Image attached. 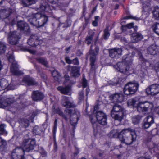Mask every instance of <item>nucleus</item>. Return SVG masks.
I'll return each mask as SVG.
<instances>
[{"instance_id": "obj_1", "label": "nucleus", "mask_w": 159, "mask_h": 159, "mask_svg": "<svg viewBox=\"0 0 159 159\" xmlns=\"http://www.w3.org/2000/svg\"><path fill=\"white\" fill-rule=\"evenodd\" d=\"M137 135L135 131L130 128L124 129L120 132L119 134V140L126 145H130L135 141Z\"/></svg>"}, {"instance_id": "obj_2", "label": "nucleus", "mask_w": 159, "mask_h": 159, "mask_svg": "<svg viewBox=\"0 0 159 159\" xmlns=\"http://www.w3.org/2000/svg\"><path fill=\"white\" fill-rule=\"evenodd\" d=\"M153 107V103L147 101L139 102L136 106L137 111L139 113L143 114L150 111Z\"/></svg>"}, {"instance_id": "obj_3", "label": "nucleus", "mask_w": 159, "mask_h": 159, "mask_svg": "<svg viewBox=\"0 0 159 159\" xmlns=\"http://www.w3.org/2000/svg\"><path fill=\"white\" fill-rule=\"evenodd\" d=\"M92 45L89 51V53L90 56V65L91 66V70L92 71H93L95 69V63L96 58V57L98 54L99 48L98 46H95V49L93 50L92 49Z\"/></svg>"}, {"instance_id": "obj_4", "label": "nucleus", "mask_w": 159, "mask_h": 159, "mask_svg": "<svg viewBox=\"0 0 159 159\" xmlns=\"http://www.w3.org/2000/svg\"><path fill=\"white\" fill-rule=\"evenodd\" d=\"M36 144L34 139L29 138L24 139L21 144L24 151L29 152L34 149Z\"/></svg>"}, {"instance_id": "obj_5", "label": "nucleus", "mask_w": 159, "mask_h": 159, "mask_svg": "<svg viewBox=\"0 0 159 159\" xmlns=\"http://www.w3.org/2000/svg\"><path fill=\"white\" fill-rule=\"evenodd\" d=\"M139 84L137 82H129L125 86L124 89V93L129 95L134 93L138 90Z\"/></svg>"}, {"instance_id": "obj_6", "label": "nucleus", "mask_w": 159, "mask_h": 159, "mask_svg": "<svg viewBox=\"0 0 159 159\" xmlns=\"http://www.w3.org/2000/svg\"><path fill=\"white\" fill-rule=\"evenodd\" d=\"M114 66L118 71L124 73H127L131 67L125 61L119 62Z\"/></svg>"}, {"instance_id": "obj_7", "label": "nucleus", "mask_w": 159, "mask_h": 159, "mask_svg": "<svg viewBox=\"0 0 159 159\" xmlns=\"http://www.w3.org/2000/svg\"><path fill=\"white\" fill-rule=\"evenodd\" d=\"M146 92L148 95H155L159 93V84H153L148 86L146 89Z\"/></svg>"}, {"instance_id": "obj_8", "label": "nucleus", "mask_w": 159, "mask_h": 159, "mask_svg": "<svg viewBox=\"0 0 159 159\" xmlns=\"http://www.w3.org/2000/svg\"><path fill=\"white\" fill-rule=\"evenodd\" d=\"M24 150L21 148H17L14 149L11 153L13 159H25Z\"/></svg>"}, {"instance_id": "obj_9", "label": "nucleus", "mask_w": 159, "mask_h": 159, "mask_svg": "<svg viewBox=\"0 0 159 159\" xmlns=\"http://www.w3.org/2000/svg\"><path fill=\"white\" fill-rule=\"evenodd\" d=\"M20 38L18 34L16 31L10 32L8 34V41L9 43L11 44H16L18 40Z\"/></svg>"}, {"instance_id": "obj_10", "label": "nucleus", "mask_w": 159, "mask_h": 159, "mask_svg": "<svg viewBox=\"0 0 159 159\" xmlns=\"http://www.w3.org/2000/svg\"><path fill=\"white\" fill-rule=\"evenodd\" d=\"M42 41L40 40L39 38L35 35H31L28 40V43L31 46H36L42 44Z\"/></svg>"}, {"instance_id": "obj_11", "label": "nucleus", "mask_w": 159, "mask_h": 159, "mask_svg": "<svg viewBox=\"0 0 159 159\" xmlns=\"http://www.w3.org/2000/svg\"><path fill=\"white\" fill-rule=\"evenodd\" d=\"M96 118L100 124L102 125L107 124V116L102 111H99L97 112Z\"/></svg>"}, {"instance_id": "obj_12", "label": "nucleus", "mask_w": 159, "mask_h": 159, "mask_svg": "<svg viewBox=\"0 0 159 159\" xmlns=\"http://www.w3.org/2000/svg\"><path fill=\"white\" fill-rule=\"evenodd\" d=\"M15 101L13 98H6L5 97L0 98V108L5 107L11 103H13Z\"/></svg>"}, {"instance_id": "obj_13", "label": "nucleus", "mask_w": 159, "mask_h": 159, "mask_svg": "<svg viewBox=\"0 0 159 159\" xmlns=\"http://www.w3.org/2000/svg\"><path fill=\"white\" fill-rule=\"evenodd\" d=\"M112 102H121L124 100V97L121 94L118 93L110 95L109 97Z\"/></svg>"}, {"instance_id": "obj_14", "label": "nucleus", "mask_w": 159, "mask_h": 159, "mask_svg": "<svg viewBox=\"0 0 159 159\" xmlns=\"http://www.w3.org/2000/svg\"><path fill=\"white\" fill-rule=\"evenodd\" d=\"M65 114L59 108H57L54 110V112L58 114L60 116L64 119L66 120H68V117L70 116V114L72 112V110L71 109H66L65 110Z\"/></svg>"}, {"instance_id": "obj_15", "label": "nucleus", "mask_w": 159, "mask_h": 159, "mask_svg": "<svg viewBox=\"0 0 159 159\" xmlns=\"http://www.w3.org/2000/svg\"><path fill=\"white\" fill-rule=\"evenodd\" d=\"M122 52L121 48H115L109 50V56L112 58H118L122 55Z\"/></svg>"}, {"instance_id": "obj_16", "label": "nucleus", "mask_w": 159, "mask_h": 159, "mask_svg": "<svg viewBox=\"0 0 159 159\" xmlns=\"http://www.w3.org/2000/svg\"><path fill=\"white\" fill-rule=\"evenodd\" d=\"M36 17L38 18V27L43 26L48 21V17L44 15L37 13Z\"/></svg>"}, {"instance_id": "obj_17", "label": "nucleus", "mask_w": 159, "mask_h": 159, "mask_svg": "<svg viewBox=\"0 0 159 159\" xmlns=\"http://www.w3.org/2000/svg\"><path fill=\"white\" fill-rule=\"evenodd\" d=\"M69 97L63 96L61 101V104L62 106L66 108H70L75 107L73 102H70Z\"/></svg>"}, {"instance_id": "obj_18", "label": "nucleus", "mask_w": 159, "mask_h": 159, "mask_svg": "<svg viewBox=\"0 0 159 159\" xmlns=\"http://www.w3.org/2000/svg\"><path fill=\"white\" fill-rule=\"evenodd\" d=\"M34 116L35 115L32 114L31 116L29 117V120L26 118H23L20 119L19 121L20 126L25 128L28 127L29 125L30 122H33Z\"/></svg>"}, {"instance_id": "obj_19", "label": "nucleus", "mask_w": 159, "mask_h": 159, "mask_svg": "<svg viewBox=\"0 0 159 159\" xmlns=\"http://www.w3.org/2000/svg\"><path fill=\"white\" fill-rule=\"evenodd\" d=\"M44 97L43 94L38 91H34L32 93V98L34 101H40L43 99Z\"/></svg>"}, {"instance_id": "obj_20", "label": "nucleus", "mask_w": 159, "mask_h": 159, "mask_svg": "<svg viewBox=\"0 0 159 159\" xmlns=\"http://www.w3.org/2000/svg\"><path fill=\"white\" fill-rule=\"evenodd\" d=\"M17 25L18 28L22 31L28 32L30 31L28 25L24 21H18L17 23Z\"/></svg>"}, {"instance_id": "obj_21", "label": "nucleus", "mask_w": 159, "mask_h": 159, "mask_svg": "<svg viewBox=\"0 0 159 159\" xmlns=\"http://www.w3.org/2000/svg\"><path fill=\"white\" fill-rule=\"evenodd\" d=\"M143 38V35L139 33H133L131 34V41L133 43L137 42L142 39Z\"/></svg>"}, {"instance_id": "obj_22", "label": "nucleus", "mask_w": 159, "mask_h": 159, "mask_svg": "<svg viewBox=\"0 0 159 159\" xmlns=\"http://www.w3.org/2000/svg\"><path fill=\"white\" fill-rule=\"evenodd\" d=\"M125 112L111 113L112 117L115 120L121 121L123 119Z\"/></svg>"}, {"instance_id": "obj_23", "label": "nucleus", "mask_w": 159, "mask_h": 159, "mask_svg": "<svg viewBox=\"0 0 159 159\" xmlns=\"http://www.w3.org/2000/svg\"><path fill=\"white\" fill-rule=\"evenodd\" d=\"M10 70L11 72L15 75H20L22 73V72L19 70L18 66L16 63L12 64L11 66Z\"/></svg>"}, {"instance_id": "obj_24", "label": "nucleus", "mask_w": 159, "mask_h": 159, "mask_svg": "<svg viewBox=\"0 0 159 159\" xmlns=\"http://www.w3.org/2000/svg\"><path fill=\"white\" fill-rule=\"evenodd\" d=\"M22 81L28 85H34L37 84L33 79L28 76H25L23 78Z\"/></svg>"}, {"instance_id": "obj_25", "label": "nucleus", "mask_w": 159, "mask_h": 159, "mask_svg": "<svg viewBox=\"0 0 159 159\" xmlns=\"http://www.w3.org/2000/svg\"><path fill=\"white\" fill-rule=\"evenodd\" d=\"M40 8L43 11L49 12H51L52 8V6L48 4L47 2H44L40 5Z\"/></svg>"}, {"instance_id": "obj_26", "label": "nucleus", "mask_w": 159, "mask_h": 159, "mask_svg": "<svg viewBox=\"0 0 159 159\" xmlns=\"http://www.w3.org/2000/svg\"><path fill=\"white\" fill-rule=\"evenodd\" d=\"M71 114H70V116L68 117V118L69 117L70 118L71 125L73 126H75L77 123L78 121L79 120V117L76 114L74 113L71 115Z\"/></svg>"}, {"instance_id": "obj_27", "label": "nucleus", "mask_w": 159, "mask_h": 159, "mask_svg": "<svg viewBox=\"0 0 159 159\" xmlns=\"http://www.w3.org/2000/svg\"><path fill=\"white\" fill-rule=\"evenodd\" d=\"M80 68L79 67L74 66L71 68V75L73 77H76L80 75Z\"/></svg>"}, {"instance_id": "obj_28", "label": "nucleus", "mask_w": 159, "mask_h": 159, "mask_svg": "<svg viewBox=\"0 0 159 159\" xmlns=\"http://www.w3.org/2000/svg\"><path fill=\"white\" fill-rule=\"evenodd\" d=\"M89 35H87L85 38V43L88 45L91 43L94 35V33L91 30L89 31Z\"/></svg>"}, {"instance_id": "obj_29", "label": "nucleus", "mask_w": 159, "mask_h": 159, "mask_svg": "<svg viewBox=\"0 0 159 159\" xmlns=\"http://www.w3.org/2000/svg\"><path fill=\"white\" fill-rule=\"evenodd\" d=\"M9 85L8 81L2 78L0 80V91L4 90Z\"/></svg>"}, {"instance_id": "obj_30", "label": "nucleus", "mask_w": 159, "mask_h": 159, "mask_svg": "<svg viewBox=\"0 0 159 159\" xmlns=\"http://www.w3.org/2000/svg\"><path fill=\"white\" fill-rule=\"evenodd\" d=\"M123 61H125L126 63L130 66H132V62L133 61L132 57L129 55H124L123 57Z\"/></svg>"}, {"instance_id": "obj_31", "label": "nucleus", "mask_w": 159, "mask_h": 159, "mask_svg": "<svg viewBox=\"0 0 159 159\" xmlns=\"http://www.w3.org/2000/svg\"><path fill=\"white\" fill-rule=\"evenodd\" d=\"M36 15L37 13L33 14L29 19V21L31 25L38 27V18L36 17Z\"/></svg>"}, {"instance_id": "obj_32", "label": "nucleus", "mask_w": 159, "mask_h": 159, "mask_svg": "<svg viewBox=\"0 0 159 159\" xmlns=\"http://www.w3.org/2000/svg\"><path fill=\"white\" fill-rule=\"evenodd\" d=\"M125 112L124 109L121 106L117 104L113 106L111 113Z\"/></svg>"}, {"instance_id": "obj_33", "label": "nucleus", "mask_w": 159, "mask_h": 159, "mask_svg": "<svg viewBox=\"0 0 159 159\" xmlns=\"http://www.w3.org/2000/svg\"><path fill=\"white\" fill-rule=\"evenodd\" d=\"M142 116L139 115H135L131 117L132 123L134 125L139 124L142 119Z\"/></svg>"}, {"instance_id": "obj_34", "label": "nucleus", "mask_w": 159, "mask_h": 159, "mask_svg": "<svg viewBox=\"0 0 159 159\" xmlns=\"http://www.w3.org/2000/svg\"><path fill=\"white\" fill-rule=\"evenodd\" d=\"M57 89L61 93L63 94H68L69 93L70 89L68 86L65 87L59 86L57 88Z\"/></svg>"}, {"instance_id": "obj_35", "label": "nucleus", "mask_w": 159, "mask_h": 159, "mask_svg": "<svg viewBox=\"0 0 159 159\" xmlns=\"http://www.w3.org/2000/svg\"><path fill=\"white\" fill-rule=\"evenodd\" d=\"M120 132L119 130L117 129L112 130L109 134L108 135L111 138H119V134Z\"/></svg>"}, {"instance_id": "obj_36", "label": "nucleus", "mask_w": 159, "mask_h": 159, "mask_svg": "<svg viewBox=\"0 0 159 159\" xmlns=\"http://www.w3.org/2000/svg\"><path fill=\"white\" fill-rule=\"evenodd\" d=\"M157 47L154 45H152L147 49V51L148 54L154 55L156 53Z\"/></svg>"}, {"instance_id": "obj_37", "label": "nucleus", "mask_w": 159, "mask_h": 159, "mask_svg": "<svg viewBox=\"0 0 159 159\" xmlns=\"http://www.w3.org/2000/svg\"><path fill=\"white\" fill-rule=\"evenodd\" d=\"M139 100V98L137 97L134 98L132 99L129 100L127 101L128 106L129 107H133Z\"/></svg>"}, {"instance_id": "obj_38", "label": "nucleus", "mask_w": 159, "mask_h": 159, "mask_svg": "<svg viewBox=\"0 0 159 159\" xmlns=\"http://www.w3.org/2000/svg\"><path fill=\"white\" fill-rule=\"evenodd\" d=\"M10 14V11L5 9L2 10L0 12L1 16L2 19L7 18Z\"/></svg>"}, {"instance_id": "obj_39", "label": "nucleus", "mask_w": 159, "mask_h": 159, "mask_svg": "<svg viewBox=\"0 0 159 159\" xmlns=\"http://www.w3.org/2000/svg\"><path fill=\"white\" fill-rule=\"evenodd\" d=\"M22 3L24 7H28L35 3V0H21Z\"/></svg>"}, {"instance_id": "obj_40", "label": "nucleus", "mask_w": 159, "mask_h": 159, "mask_svg": "<svg viewBox=\"0 0 159 159\" xmlns=\"http://www.w3.org/2000/svg\"><path fill=\"white\" fill-rule=\"evenodd\" d=\"M42 132V129L40 126H35L33 128V132L35 135H39L41 134Z\"/></svg>"}, {"instance_id": "obj_41", "label": "nucleus", "mask_w": 159, "mask_h": 159, "mask_svg": "<svg viewBox=\"0 0 159 159\" xmlns=\"http://www.w3.org/2000/svg\"><path fill=\"white\" fill-rule=\"evenodd\" d=\"M89 118L93 125V129L94 130H96L97 128V122L95 117H93V115H92L90 116Z\"/></svg>"}, {"instance_id": "obj_42", "label": "nucleus", "mask_w": 159, "mask_h": 159, "mask_svg": "<svg viewBox=\"0 0 159 159\" xmlns=\"http://www.w3.org/2000/svg\"><path fill=\"white\" fill-rule=\"evenodd\" d=\"M52 75L54 78L55 80L58 81L60 79L61 77L60 74L56 70H54L52 73Z\"/></svg>"}, {"instance_id": "obj_43", "label": "nucleus", "mask_w": 159, "mask_h": 159, "mask_svg": "<svg viewBox=\"0 0 159 159\" xmlns=\"http://www.w3.org/2000/svg\"><path fill=\"white\" fill-rule=\"evenodd\" d=\"M6 143V141L0 137V151L4 150Z\"/></svg>"}, {"instance_id": "obj_44", "label": "nucleus", "mask_w": 159, "mask_h": 159, "mask_svg": "<svg viewBox=\"0 0 159 159\" xmlns=\"http://www.w3.org/2000/svg\"><path fill=\"white\" fill-rule=\"evenodd\" d=\"M144 120L151 125L154 123V117L152 116H147L145 119Z\"/></svg>"}, {"instance_id": "obj_45", "label": "nucleus", "mask_w": 159, "mask_h": 159, "mask_svg": "<svg viewBox=\"0 0 159 159\" xmlns=\"http://www.w3.org/2000/svg\"><path fill=\"white\" fill-rule=\"evenodd\" d=\"M153 17L157 20H159V8H156L153 12Z\"/></svg>"}, {"instance_id": "obj_46", "label": "nucleus", "mask_w": 159, "mask_h": 159, "mask_svg": "<svg viewBox=\"0 0 159 159\" xmlns=\"http://www.w3.org/2000/svg\"><path fill=\"white\" fill-rule=\"evenodd\" d=\"M37 60L38 62L41 63L43 65H44L45 66L48 67V66L47 61L45 59L42 58H40L37 59Z\"/></svg>"}, {"instance_id": "obj_47", "label": "nucleus", "mask_w": 159, "mask_h": 159, "mask_svg": "<svg viewBox=\"0 0 159 159\" xmlns=\"http://www.w3.org/2000/svg\"><path fill=\"white\" fill-rule=\"evenodd\" d=\"M104 37L105 39H107L110 35V33L109 31V28L108 27H106L104 30Z\"/></svg>"}, {"instance_id": "obj_48", "label": "nucleus", "mask_w": 159, "mask_h": 159, "mask_svg": "<svg viewBox=\"0 0 159 159\" xmlns=\"http://www.w3.org/2000/svg\"><path fill=\"white\" fill-rule=\"evenodd\" d=\"M153 31L157 35H159V23H157L152 26Z\"/></svg>"}, {"instance_id": "obj_49", "label": "nucleus", "mask_w": 159, "mask_h": 159, "mask_svg": "<svg viewBox=\"0 0 159 159\" xmlns=\"http://www.w3.org/2000/svg\"><path fill=\"white\" fill-rule=\"evenodd\" d=\"M6 49V46L4 43L0 42V53H4Z\"/></svg>"}, {"instance_id": "obj_50", "label": "nucleus", "mask_w": 159, "mask_h": 159, "mask_svg": "<svg viewBox=\"0 0 159 159\" xmlns=\"http://www.w3.org/2000/svg\"><path fill=\"white\" fill-rule=\"evenodd\" d=\"M38 151L42 157H46L47 156V152L43 149L41 147H39V148Z\"/></svg>"}, {"instance_id": "obj_51", "label": "nucleus", "mask_w": 159, "mask_h": 159, "mask_svg": "<svg viewBox=\"0 0 159 159\" xmlns=\"http://www.w3.org/2000/svg\"><path fill=\"white\" fill-rule=\"evenodd\" d=\"M7 56L10 62L12 64L16 63L15 62L14 57L12 54H8L7 55Z\"/></svg>"}, {"instance_id": "obj_52", "label": "nucleus", "mask_w": 159, "mask_h": 159, "mask_svg": "<svg viewBox=\"0 0 159 159\" xmlns=\"http://www.w3.org/2000/svg\"><path fill=\"white\" fill-rule=\"evenodd\" d=\"M7 133L3 125H0V135H7Z\"/></svg>"}, {"instance_id": "obj_53", "label": "nucleus", "mask_w": 159, "mask_h": 159, "mask_svg": "<svg viewBox=\"0 0 159 159\" xmlns=\"http://www.w3.org/2000/svg\"><path fill=\"white\" fill-rule=\"evenodd\" d=\"M35 66L38 71V74H39V75H40L41 77L42 78H43L44 79H45L46 77V75L43 72L41 73L39 68L35 65Z\"/></svg>"}, {"instance_id": "obj_54", "label": "nucleus", "mask_w": 159, "mask_h": 159, "mask_svg": "<svg viewBox=\"0 0 159 159\" xmlns=\"http://www.w3.org/2000/svg\"><path fill=\"white\" fill-rule=\"evenodd\" d=\"M123 19H132L136 20H140V18L136 17H133L132 16H129L124 17L123 18Z\"/></svg>"}, {"instance_id": "obj_55", "label": "nucleus", "mask_w": 159, "mask_h": 159, "mask_svg": "<svg viewBox=\"0 0 159 159\" xmlns=\"http://www.w3.org/2000/svg\"><path fill=\"white\" fill-rule=\"evenodd\" d=\"M84 93L83 91H81L79 92L78 95V98L80 100H84Z\"/></svg>"}, {"instance_id": "obj_56", "label": "nucleus", "mask_w": 159, "mask_h": 159, "mask_svg": "<svg viewBox=\"0 0 159 159\" xmlns=\"http://www.w3.org/2000/svg\"><path fill=\"white\" fill-rule=\"evenodd\" d=\"M151 125V124L149 123H148L147 121L144 120V122L143 126V127L144 129H147L150 127Z\"/></svg>"}, {"instance_id": "obj_57", "label": "nucleus", "mask_w": 159, "mask_h": 159, "mask_svg": "<svg viewBox=\"0 0 159 159\" xmlns=\"http://www.w3.org/2000/svg\"><path fill=\"white\" fill-rule=\"evenodd\" d=\"M87 81L85 79H83L82 82V85L83 88L86 87L87 86Z\"/></svg>"}, {"instance_id": "obj_58", "label": "nucleus", "mask_w": 159, "mask_h": 159, "mask_svg": "<svg viewBox=\"0 0 159 159\" xmlns=\"http://www.w3.org/2000/svg\"><path fill=\"white\" fill-rule=\"evenodd\" d=\"M75 65H78L79 64V62L77 58H75L72 60V63Z\"/></svg>"}, {"instance_id": "obj_59", "label": "nucleus", "mask_w": 159, "mask_h": 159, "mask_svg": "<svg viewBox=\"0 0 159 159\" xmlns=\"http://www.w3.org/2000/svg\"><path fill=\"white\" fill-rule=\"evenodd\" d=\"M65 60L67 63L70 64L72 63V60H70L69 57H65Z\"/></svg>"}, {"instance_id": "obj_60", "label": "nucleus", "mask_w": 159, "mask_h": 159, "mask_svg": "<svg viewBox=\"0 0 159 159\" xmlns=\"http://www.w3.org/2000/svg\"><path fill=\"white\" fill-rule=\"evenodd\" d=\"M136 53L139 56V59H141V60H142L143 56L141 52L137 50L136 51Z\"/></svg>"}, {"instance_id": "obj_61", "label": "nucleus", "mask_w": 159, "mask_h": 159, "mask_svg": "<svg viewBox=\"0 0 159 159\" xmlns=\"http://www.w3.org/2000/svg\"><path fill=\"white\" fill-rule=\"evenodd\" d=\"M134 24L133 23H130L127 24L126 26L129 29L132 28L133 27Z\"/></svg>"}, {"instance_id": "obj_62", "label": "nucleus", "mask_w": 159, "mask_h": 159, "mask_svg": "<svg viewBox=\"0 0 159 159\" xmlns=\"http://www.w3.org/2000/svg\"><path fill=\"white\" fill-rule=\"evenodd\" d=\"M82 54V53L80 50H77L76 53V55L78 57L80 56Z\"/></svg>"}, {"instance_id": "obj_63", "label": "nucleus", "mask_w": 159, "mask_h": 159, "mask_svg": "<svg viewBox=\"0 0 159 159\" xmlns=\"http://www.w3.org/2000/svg\"><path fill=\"white\" fill-rule=\"evenodd\" d=\"M90 91L89 88H87L86 89V96L87 97L86 99L88 98V94Z\"/></svg>"}, {"instance_id": "obj_64", "label": "nucleus", "mask_w": 159, "mask_h": 159, "mask_svg": "<svg viewBox=\"0 0 159 159\" xmlns=\"http://www.w3.org/2000/svg\"><path fill=\"white\" fill-rule=\"evenodd\" d=\"M155 68L157 71H159V62H157L156 64Z\"/></svg>"}]
</instances>
